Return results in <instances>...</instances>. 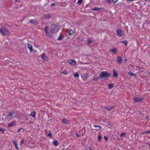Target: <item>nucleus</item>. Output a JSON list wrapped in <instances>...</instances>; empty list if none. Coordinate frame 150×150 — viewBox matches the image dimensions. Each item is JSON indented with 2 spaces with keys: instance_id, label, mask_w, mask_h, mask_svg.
<instances>
[{
  "instance_id": "0eeeda50",
  "label": "nucleus",
  "mask_w": 150,
  "mask_h": 150,
  "mask_svg": "<svg viewBox=\"0 0 150 150\" xmlns=\"http://www.w3.org/2000/svg\"><path fill=\"white\" fill-rule=\"evenodd\" d=\"M133 100L135 102H139L142 101V99L140 98L134 97L133 98Z\"/></svg>"
},
{
  "instance_id": "c756f323",
  "label": "nucleus",
  "mask_w": 150,
  "mask_h": 150,
  "mask_svg": "<svg viewBox=\"0 0 150 150\" xmlns=\"http://www.w3.org/2000/svg\"><path fill=\"white\" fill-rule=\"evenodd\" d=\"M47 136L50 137V138H52V134L51 133H48L47 134Z\"/></svg>"
},
{
  "instance_id": "9d476101",
  "label": "nucleus",
  "mask_w": 150,
  "mask_h": 150,
  "mask_svg": "<svg viewBox=\"0 0 150 150\" xmlns=\"http://www.w3.org/2000/svg\"><path fill=\"white\" fill-rule=\"evenodd\" d=\"M16 124V122L14 121H13L10 123H8L7 125V127H12L15 125Z\"/></svg>"
},
{
  "instance_id": "7c9ffc66",
  "label": "nucleus",
  "mask_w": 150,
  "mask_h": 150,
  "mask_svg": "<svg viewBox=\"0 0 150 150\" xmlns=\"http://www.w3.org/2000/svg\"><path fill=\"white\" fill-rule=\"evenodd\" d=\"M23 131H24L23 129L22 128H21L18 129V132H23Z\"/></svg>"
},
{
  "instance_id": "f03ea898",
  "label": "nucleus",
  "mask_w": 150,
  "mask_h": 150,
  "mask_svg": "<svg viewBox=\"0 0 150 150\" xmlns=\"http://www.w3.org/2000/svg\"><path fill=\"white\" fill-rule=\"evenodd\" d=\"M0 33L4 36L7 35L10 33L9 31L4 27L0 28Z\"/></svg>"
},
{
  "instance_id": "6ab92c4d",
  "label": "nucleus",
  "mask_w": 150,
  "mask_h": 150,
  "mask_svg": "<svg viewBox=\"0 0 150 150\" xmlns=\"http://www.w3.org/2000/svg\"><path fill=\"white\" fill-rule=\"evenodd\" d=\"M30 115L33 117L35 118L36 117L35 116V111H33L31 112L30 114Z\"/></svg>"
},
{
  "instance_id": "20e7f679",
  "label": "nucleus",
  "mask_w": 150,
  "mask_h": 150,
  "mask_svg": "<svg viewBox=\"0 0 150 150\" xmlns=\"http://www.w3.org/2000/svg\"><path fill=\"white\" fill-rule=\"evenodd\" d=\"M15 113L13 111H11L9 112L8 115L6 117L7 119L9 120L12 117L13 115Z\"/></svg>"
},
{
  "instance_id": "f257e3e1",
  "label": "nucleus",
  "mask_w": 150,
  "mask_h": 150,
  "mask_svg": "<svg viewBox=\"0 0 150 150\" xmlns=\"http://www.w3.org/2000/svg\"><path fill=\"white\" fill-rule=\"evenodd\" d=\"M110 75V74L108 73L106 71H102L99 75V78L100 79H104L105 80Z\"/></svg>"
},
{
  "instance_id": "de8ad7c7",
  "label": "nucleus",
  "mask_w": 150,
  "mask_h": 150,
  "mask_svg": "<svg viewBox=\"0 0 150 150\" xmlns=\"http://www.w3.org/2000/svg\"><path fill=\"white\" fill-rule=\"evenodd\" d=\"M20 1V0H16L15 2H19Z\"/></svg>"
},
{
  "instance_id": "ea45409f",
  "label": "nucleus",
  "mask_w": 150,
  "mask_h": 150,
  "mask_svg": "<svg viewBox=\"0 0 150 150\" xmlns=\"http://www.w3.org/2000/svg\"><path fill=\"white\" fill-rule=\"evenodd\" d=\"M107 1V2L109 4H110L111 3V0H106Z\"/></svg>"
},
{
  "instance_id": "4c0bfd02",
  "label": "nucleus",
  "mask_w": 150,
  "mask_h": 150,
  "mask_svg": "<svg viewBox=\"0 0 150 150\" xmlns=\"http://www.w3.org/2000/svg\"><path fill=\"white\" fill-rule=\"evenodd\" d=\"M94 127H99L100 128V129H101L102 128L101 127L98 125H94Z\"/></svg>"
},
{
  "instance_id": "f8f14e48",
  "label": "nucleus",
  "mask_w": 150,
  "mask_h": 150,
  "mask_svg": "<svg viewBox=\"0 0 150 150\" xmlns=\"http://www.w3.org/2000/svg\"><path fill=\"white\" fill-rule=\"evenodd\" d=\"M28 48L30 50V52H32L33 51V48L32 45L28 43Z\"/></svg>"
},
{
  "instance_id": "473e14b6",
  "label": "nucleus",
  "mask_w": 150,
  "mask_h": 150,
  "mask_svg": "<svg viewBox=\"0 0 150 150\" xmlns=\"http://www.w3.org/2000/svg\"><path fill=\"white\" fill-rule=\"evenodd\" d=\"M87 40H88V44H90L91 43V39H90V38H88V39Z\"/></svg>"
},
{
  "instance_id": "a19ab883",
  "label": "nucleus",
  "mask_w": 150,
  "mask_h": 150,
  "mask_svg": "<svg viewBox=\"0 0 150 150\" xmlns=\"http://www.w3.org/2000/svg\"><path fill=\"white\" fill-rule=\"evenodd\" d=\"M0 131L2 133H4V129H2L0 128Z\"/></svg>"
},
{
  "instance_id": "c9c22d12",
  "label": "nucleus",
  "mask_w": 150,
  "mask_h": 150,
  "mask_svg": "<svg viewBox=\"0 0 150 150\" xmlns=\"http://www.w3.org/2000/svg\"><path fill=\"white\" fill-rule=\"evenodd\" d=\"M61 73L64 74H67V71H64L62 72H61Z\"/></svg>"
},
{
  "instance_id": "6e6552de",
  "label": "nucleus",
  "mask_w": 150,
  "mask_h": 150,
  "mask_svg": "<svg viewBox=\"0 0 150 150\" xmlns=\"http://www.w3.org/2000/svg\"><path fill=\"white\" fill-rule=\"evenodd\" d=\"M68 63L71 64L72 65H75L76 64V62L74 60H69L67 61Z\"/></svg>"
},
{
  "instance_id": "f3484780",
  "label": "nucleus",
  "mask_w": 150,
  "mask_h": 150,
  "mask_svg": "<svg viewBox=\"0 0 150 150\" xmlns=\"http://www.w3.org/2000/svg\"><path fill=\"white\" fill-rule=\"evenodd\" d=\"M114 86V84L113 83H111L108 85V87L109 89H111Z\"/></svg>"
},
{
  "instance_id": "4be33fe9",
  "label": "nucleus",
  "mask_w": 150,
  "mask_h": 150,
  "mask_svg": "<svg viewBox=\"0 0 150 150\" xmlns=\"http://www.w3.org/2000/svg\"><path fill=\"white\" fill-rule=\"evenodd\" d=\"M120 42L124 43L125 45H127V41L126 40H125L123 41H120Z\"/></svg>"
},
{
  "instance_id": "9b49d317",
  "label": "nucleus",
  "mask_w": 150,
  "mask_h": 150,
  "mask_svg": "<svg viewBox=\"0 0 150 150\" xmlns=\"http://www.w3.org/2000/svg\"><path fill=\"white\" fill-rule=\"evenodd\" d=\"M117 62L118 64H121L122 61V59L121 57L119 56H117L116 57Z\"/></svg>"
},
{
  "instance_id": "1a4fd4ad",
  "label": "nucleus",
  "mask_w": 150,
  "mask_h": 150,
  "mask_svg": "<svg viewBox=\"0 0 150 150\" xmlns=\"http://www.w3.org/2000/svg\"><path fill=\"white\" fill-rule=\"evenodd\" d=\"M29 23L30 24L36 25L38 23V21L36 20H34L33 19L29 20Z\"/></svg>"
},
{
  "instance_id": "2f4dec72",
  "label": "nucleus",
  "mask_w": 150,
  "mask_h": 150,
  "mask_svg": "<svg viewBox=\"0 0 150 150\" xmlns=\"http://www.w3.org/2000/svg\"><path fill=\"white\" fill-rule=\"evenodd\" d=\"M98 140L99 141H100L101 139V136L100 135H98Z\"/></svg>"
},
{
  "instance_id": "39448f33",
  "label": "nucleus",
  "mask_w": 150,
  "mask_h": 150,
  "mask_svg": "<svg viewBox=\"0 0 150 150\" xmlns=\"http://www.w3.org/2000/svg\"><path fill=\"white\" fill-rule=\"evenodd\" d=\"M116 33L119 37H121L124 35V34L122 32V31L121 30H117Z\"/></svg>"
},
{
  "instance_id": "ddd939ff",
  "label": "nucleus",
  "mask_w": 150,
  "mask_h": 150,
  "mask_svg": "<svg viewBox=\"0 0 150 150\" xmlns=\"http://www.w3.org/2000/svg\"><path fill=\"white\" fill-rule=\"evenodd\" d=\"M41 58L44 60L47 61L48 60V58L47 56L44 53H43L41 55Z\"/></svg>"
},
{
  "instance_id": "b1692460",
  "label": "nucleus",
  "mask_w": 150,
  "mask_h": 150,
  "mask_svg": "<svg viewBox=\"0 0 150 150\" xmlns=\"http://www.w3.org/2000/svg\"><path fill=\"white\" fill-rule=\"evenodd\" d=\"M62 122L63 123L65 124H67L68 123V121L67 120L65 119H64L62 120Z\"/></svg>"
},
{
  "instance_id": "8fccbe9b",
  "label": "nucleus",
  "mask_w": 150,
  "mask_h": 150,
  "mask_svg": "<svg viewBox=\"0 0 150 150\" xmlns=\"http://www.w3.org/2000/svg\"><path fill=\"white\" fill-rule=\"evenodd\" d=\"M146 133V132H143L142 133V134H145Z\"/></svg>"
},
{
  "instance_id": "5701e85b",
  "label": "nucleus",
  "mask_w": 150,
  "mask_h": 150,
  "mask_svg": "<svg viewBox=\"0 0 150 150\" xmlns=\"http://www.w3.org/2000/svg\"><path fill=\"white\" fill-rule=\"evenodd\" d=\"M53 143L55 146H57L58 145V143L57 141L56 140H54L53 142Z\"/></svg>"
},
{
  "instance_id": "aec40b11",
  "label": "nucleus",
  "mask_w": 150,
  "mask_h": 150,
  "mask_svg": "<svg viewBox=\"0 0 150 150\" xmlns=\"http://www.w3.org/2000/svg\"><path fill=\"white\" fill-rule=\"evenodd\" d=\"M64 38L63 36L62 35H60V36L59 37V38L57 39V40H62Z\"/></svg>"
},
{
  "instance_id": "7ed1b4c3",
  "label": "nucleus",
  "mask_w": 150,
  "mask_h": 150,
  "mask_svg": "<svg viewBox=\"0 0 150 150\" xmlns=\"http://www.w3.org/2000/svg\"><path fill=\"white\" fill-rule=\"evenodd\" d=\"M50 30L52 33H56L59 30V28L56 25H52L51 26Z\"/></svg>"
},
{
  "instance_id": "603ef678",
  "label": "nucleus",
  "mask_w": 150,
  "mask_h": 150,
  "mask_svg": "<svg viewBox=\"0 0 150 150\" xmlns=\"http://www.w3.org/2000/svg\"><path fill=\"white\" fill-rule=\"evenodd\" d=\"M145 1H150V0H144Z\"/></svg>"
},
{
  "instance_id": "a211bd4d",
  "label": "nucleus",
  "mask_w": 150,
  "mask_h": 150,
  "mask_svg": "<svg viewBox=\"0 0 150 150\" xmlns=\"http://www.w3.org/2000/svg\"><path fill=\"white\" fill-rule=\"evenodd\" d=\"M13 144L15 146L16 149L18 150L19 149L18 146V145L17 143L14 141H13Z\"/></svg>"
},
{
  "instance_id": "a878e982",
  "label": "nucleus",
  "mask_w": 150,
  "mask_h": 150,
  "mask_svg": "<svg viewBox=\"0 0 150 150\" xmlns=\"http://www.w3.org/2000/svg\"><path fill=\"white\" fill-rule=\"evenodd\" d=\"M68 33L69 35H71L73 33V31L71 30H69Z\"/></svg>"
},
{
  "instance_id": "c85d7f7f",
  "label": "nucleus",
  "mask_w": 150,
  "mask_h": 150,
  "mask_svg": "<svg viewBox=\"0 0 150 150\" xmlns=\"http://www.w3.org/2000/svg\"><path fill=\"white\" fill-rule=\"evenodd\" d=\"M74 76L75 77H78L79 75L78 73H76L74 74Z\"/></svg>"
},
{
  "instance_id": "09e8293b",
  "label": "nucleus",
  "mask_w": 150,
  "mask_h": 150,
  "mask_svg": "<svg viewBox=\"0 0 150 150\" xmlns=\"http://www.w3.org/2000/svg\"><path fill=\"white\" fill-rule=\"evenodd\" d=\"M55 5V4H54V3H53V4H51V6H54V5Z\"/></svg>"
},
{
  "instance_id": "37998d69",
  "label": "nucleus",
  "mask_w": 150,
  "mask_h": 150,
  "mask_svg": "<svg viewBox=\"0 0 150 150\" xmlns=\"http://www.w3.org/2000/svg\"><path fill=\"white\" fill-rule=\"evenodd\" d=\"M146 133H150V130H148L145 132Z\"/></svg>"
},
{
  "instance_id": "c03bdc74",
  "label": "nucleus",
  "mask_w": 150,
  "mask_h": 150,
  "mask_svg": "<svg viewBox=\"0 0 150 150\" xmlns=\"http://www.w3.org/2000/svg\"><path fill=\"white\" fill-rule=\"evenodd\" d=\"M104 138L105 139V140H108V138L107 137L105 136L104 137Z\"/></svg>"
},
{
  "instance_id": "393cba45",
  "label": "nucleus",
  "mask_w": 150,
  "mask_h": 150,
  "mask_svg": "<svg viewBox=\"0 0 150 150\" xmlns=\"http://www.w3.org/2000/svg\"><path fill=\"white\" fill-rule=\"evenodd\" d=\"M98 77H94L93 78V80L94 81L98 80L99 79Z\"/></svg>"
},
{
  "instance_id": "2eb2a0df",
  "label": "nucleus",
  "mask_w": 150,
  "mask_h": 150,
  "mask_svg": "<svg viewBox=\"0 0 150 150\" xmlns=\"http://www.w3.org/2000/svg\"><path fill=\"white\" fill-rule=\"evenodd\" d=\"M117 50L115 48H113L112 50H110V52H112L114 54L115 53L117 52Z\"/></svg>"
},
{
  "instance_id": "58836bf2",
  "label": "nucleus",
  "mask_w": 150,
  "mask_h": 150,
  "mask_svg": "<svg viewBox=\"0 0 150 150\" xmlns=\"http://www.w3.org/2000/svg\"><path fill=\"white\" fill-rule=\"evenodd\" d=\"M86 150H91L90 147H87L86 148Z\"/></svg>"
},
{
  "instance_id": "423d86ee",
  "label": "nucleus",
  "mask_w": 150,
  "mask_h": 150,
  "mask_svg": "<svg viewBox=\"0 0 150 150\" xmlns=\"http://www.w3.org/2000/svg\"><path fill=\"white\" fill-rule=\"evenodd\" d=\"M42 18L44 19H49L51 17V15L49 14H44L42 15Z\"/></svg>"
},
{
  "instance_id": "412c9836",
  "label": "nucleus",
  "mask_w": 150,
  "mask_h": 150,
  "mask_svg": "<svg viewBox=\"0 0 150 150\" xmlns=\"http://www.w3.org/2000/svg\"><path fill=\"white\" fill-rule=\"evenodd\" d=\"M114 107H107L105 108V109L109 111H110L112 109L114 108Z\"/></svg>"
},
{
  "instance_id": "49530a36",
  "label": "nucleus",
  "mask_w": 150,
  "mask_h": 150,
  "mask_svg": "<svg viewBox=\"0 0 150 150\" xmlns=\"http://www.w3.org/2000/svg\"><path fill=\"white\" fill-rule=\"evenodd\" d=\"M76 136L78 137H79L80 136V135L79 134H76Z\"/></svg>"
},
{
  "instance_id": "e433bc0d",
  "label": "nucleus",
  "mask_w": 150,
  "mask_h": 150,
  "mask_svg": "<svg viewBox=\"0 0 150 150\" xmlns=\"http://www.w3.org/2000/svg\"><path fill=\"white\" fill-rule=\"evenodd\" d=\"M125 133H122V134H120V137H122L123 136L125 135Z\"/></svg>"
},
{
  "instance_id": "79ce46f5",
  "label": "nucleus",
  "mask_w": 150,
  "mask_h": 150,
  "mask_svg": "<svg viewBox=\"0 0 150 150\" xmlns=\"http://www.w3.org/2000/svg\"><path fill=\"white\" fill-rule=\"evenodd\" d=\"M118 1V0H112L113 3H116Z\"/></svg>"
},
{
  "instance_id": "a18cd8bd",
  "label": "nucleus",
  "mask_w": 150,
  "mask_h": 150,
  "mask_svg": "<svg viewBox=\"0 0 150 150\" xmlns=\"http://www.w3.org/2000/svg\"><path fill=\"white\" fill-rule=\"evenodd\" d=\"M24 143V140L23 139H22V140H21V144H22L23 143Z\"/></svg>"
},
{
  "instance_id": "cd10ccee",
  "label": "nucleus",
  "mask_w": 150,
  "mask_h": 150,
  "mask_svg": "<svg viewBox=\"0 0 150 150\" xmlns=\"http://www.w3.org/2000/svg\"><path fill=\"white\" fill-rule=\"evenodd\" d=\"M47 29H48L47 27V26H46L45 27V32L46 33V34L47 35H48V33H47Z\"/></svg>"
},
{
  "instance_id": "f704fd0d",
  "label": "nucleus",
  "mask_w": 150,
  "mask_h": 150,
  "mask_svg": "<svg viewBox=\"0 0 150 150\" xmlns=\"http://www.w3.org/2000/svg\"><path fill=\"white\" fill-rule=\"evenodd\" d=\"M82 2V0H78L77 3L78 4H81Z\"/></svg>"
},
{
  "instance_id": "bb28decb",
  "label": "nucleus",
  "mask_w": 150,
  "mask_h": 150,
  "mask_svg": "<svg viewBox=\"0 0 150 150\" xmlns=\"http://www.w3.org/2000/svg\"><path fill=\"white\" fill-rule=\"evenodd\" d=\"M101 8H98V7H95L94 8H93V9H92V10L93 11H98Z\"/></svg>"
},
{
  "instance_id": "72a5a7b5",
  "label": "nucleus",
  "mask_w": 150,
  "mask_h": 150,
  "mask_svg": "<svg viewBox=\"0 0 150 150\" xmlns=\"http://www.w3.org/2000/svg\"><path fill=\"white\" fill-rule=\"evenodd\" d=\"M82 77L85 79H86L87 78V76L86 74H83V76H82Z\"/></svg>"
},
{
  "instance_id": "dca6fc26",
  "label": "nucleus",
  "mask_w": 150,
  "mask_h": 150,
  "mask_svg": "<svg viewBox=\"0 0 150 150\" xmlns=\"http://www.w3.org/2000/svg\"><path fill=\"white\" fill-rule=\"evenodd\" d=\"M128 74L129 75L131 76H135V77H136V74H134L131 71L129 72Z\"/></svg>"
},
{
  "instance_id": "3c124183",
  "label": "nucleus",
  "mask_w": 150,
  "mask_h": 150,
  "mask_svg": "<svg viewBox=\"0 0 150 150\" xmlns=\"http://www.w3.org/2000/svg\"><path fill=\"white\" fill-rule=\"evenodd\" d=\"M133 0H127V1H132Z\"/></svg>"
},
{
  "instance_id": "4468645a",
  "label": "nucleus",
  "mask_w": 150,
  "mask_h": 150,
  "mask_svg": "<svg viewBox=\"0 0 150 150\" xmlns=\"http://www.w3.org/2000/svg\"><path fill=\"white\" fill-rule=\"evenodd\" d=\"M113 76L114 77H117L118 76V74H117V73L115 71L114 69H113Z\"/></svg>"
}]
</instances>
